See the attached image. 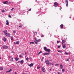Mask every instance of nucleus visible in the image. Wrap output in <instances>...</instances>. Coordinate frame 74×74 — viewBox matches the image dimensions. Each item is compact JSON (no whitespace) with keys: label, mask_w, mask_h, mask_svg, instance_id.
<instances>
[{"label":"nucleus","mask_w":74,"mask_h":74,"mask_svg":"<svg viewBox=\"0 0 74 74\" xmlns=\"http://www.w3.org/2000/svg\"><path fill=\"white\" fill-rule=\"evenodd\" d=\"M40 53H42V51H40L39 52L38 54H40Z\"/></svg>","instance_id":"obj_32"},{"label":"nucleus","mask_w":74,"mask_h":74,"mask_svg":"<svg viewBox=\"0 0 74 74\" xmlns=\"http://www.w3.org/2000/svg\"><path fill=\"white\" fill-rule=\"evenodd\" d=\"M6 25H9V23H6Z\"/></svg>","instance_id":"obj_33"},{"label":"nucleus","mask_w":74,"mask_h":74,"mask_svg":"<svg viewBox=\"0 0 74 74\" xmlns=\"http://www.w3.org/2000/svg\"><path fill=\"white\" fill-rule=\"evenodd\" d=\"M60 46L59 45L58 46V48H60Z\"/></svg>","instance_id":"obj_47"},{"label":"nucleus","mask_w":74,"mask_h":74,"mask_svg":"<svg viewBox=\"0 0 74 74\" xmlns=\"http://www.w3.org/2000/svg\"><path fill=\"white\" fill-rule=\"evenodd\" d=\"M0 70H3V68L1 67H0Z\"/></svg>","instance_id":"obj_23"},{"label":"nucleus","mask_w":74,"mask_h":74,"mask_svg":"<svg viewBox=\"0 0 74 74\" xmlns=\"http://www.w3.org/2000/svg\"><path fill=\"white\" fill-rule=\"evenodd\" d=\"M26 60H28V59H29V58H28V57H27V58H26Z\"/></svg>","instance_id":"obj_41"},{"label":"nucleus","mask_w":74,"mask_h":74,"mask_svg":"<svg viewBox=\"0 0 74 74\" xmlns=\"http://www.w3.org/2000/svg\"><path fill=\"white\" fill-rule=\"evenodd\" d=\"M15 60H16V61H18V60H19V58H18L17 57H16L15 58Z\"/></svg>","instance_id":"obj_16"},{"label":"nucleus","mask_w":74,"mask_h":74,"mask_svg":"<svg viewBox=\"0 0 74 74\" xmlns=\"http://www.w3.org/2000/svg\"><path fill=\"white\" fill-rule=\"evenodd\" d=\"M31 10H32V9H31L30 8V9H29V11H31Z\"/></svg>","instance_id":"obj_51"},{"label":"nucleus","mask_w":74,"mask_h":74,"mask_svg":"<svg viewBox=\"0 0 74 74\" xmlns=\"http://www.w3.org/2000/svg\"><path fill=\"white\" fill-rule=\"evenodd\" d=\"M10 38L11 40H13V37L12 36Z\"/></svg>","instance_id":"obj_25"},{"label":"nucleus","mask_w":74,"mask_h":74,"mask_svg":"<svg viewBox=\"0 0 74 74\" xmlns=\"http://www.w3.org/2000/svg\"><path fill=\"white\" fill-rule=\"evenodd\" d=\"M65 3H66V6L67 7V6H68V0H66L65 1Z\"/></svg>","instance_id":"obj_8"},{"label":"nucleus","mask_w":74,"mask_h":74,"mask_svg":"<svg viewBox=\"0 0 74 74\" xmlns=\"http://www.w3.org/2000/svg\"><path fill=\"white\" fill-rule=\"evenodd\" d=\"M43 60H44V57H42L41 59V61H42H42H43Z\"/></svg>","instance_id":"obj_22"},{"label":"nucleus","mask_w":74,"mask_h":74,"mask_svg":"<svg viewBox=\"0 0 74 74\" xmlns=\"http://www.w3.org/2000/svg\"><path fill=\"white\" fill-rule=\"evenodd\" d=\"M62 46L63 48H66V45L65 44H63Z\"/></svg>","instance_id":"obj_5"},{"label":"nucleus","mask_w":74,"mask_h":74,"mask_svg":"<svg viewBox=\"0 0 74 74\" xmlns=\"http://www.w3.org/2000/svg\"><path fill=\"white\" fill-rule=\"evenodd\" d=\"M35 44H37L38 43V42H36V41H35Z\"/></svg>","instance_id":"obj_30"},{"label":"nucleus","mask_w":74,"mask_h":74,"mask_svg":"<svg viewBox=\"0 0 74 74\" xmlns=\"http://www.w3.org/2000/svg\"><path fill=\"white\" fill-rule=\"evenodd\" d=\"M62 71H64V69H62Z\"/></svg>","instance_id":"obj_42"},{"label":"nucleus","mask_w":74,"mask_h":74,"mask_svg":"<svg viewBox=\"0 0 74 74\" xmlns=\"http://www.w3.org/2000/svg\"><path fill=\"white\" fill-rule=\"evenodd\" d=\"M7 36L9 37H10V33H8L7 35Z\"/></svg>","instance_id":"obj_20"},{"label":"nucleus","mask_w":74,"mask_h":74,"mask_svg":"<svg viewBox=\"0 0 74 74\" xmlns=\"http://www.w3.org/2000/svg\"><path fill=\"white\" fill-rule=\"evenodd\" d=\"M3 41H4V42H5V41H6V40H7L6 38H5V37H4L3 38Z\"/></svg>","instance_id":"obj_9"},{"label":"nucleus","mask_w":74,"mask_h":74,"mask_svg":"<svg viewBox=\"0 0 74 74\" xmlns=\"http://www.w3.org/2000/svg\"><path fill=\"white\" fill-rule=\"evenodd\" d=\"M51 60H50V62H51Z\"/></svg>","instance_id":"obj_60"},{"label":"nucleus","mask_w":74,"mask_h":74,"mask_svg":"<svg viewBox=\"0 0 74 74\" xmlns=\"http://www.w3.org/2000/svg\"><path fill=\"white\" fill-rule=\"evenodd\" d=\"M34 42H30V44H34Z\"/></svg>","instance_id":"obj_26"},{"label":"nucleus","mask_w":74,"mask_h":74,"mask_svg":"<svg viewBox=\"0 0 74 74\" xmlns=\"http://www.w3.org/2000/svg\"><path fill=\"white\" fill-rule=\"evenodd\" d=\"M35 33H36V34H37V32H35Z\"/></svg>","instance_id":"obj_61"},{"label":"nucleus","mask_w":74,"mask_h":74,"mask_svg":"<svg viewBox=\"0 0 74 74\" xmlns=\"http://www.w3.org/2000/svg\"><path fill=\"white\" fill-rule=\"evenodd\" d=\"M66 42V40H62V44H63L64 43V42Z\"/></svg>","instance_id":"obj_6"},{"label":"nucleus","mask_w":74,"mask_h":74,"mask_svg":"<svg viewBox=\"0 0 74 74\" xmlns=\"http://www.w3.org/2000/svg\"><path fill=\"white\" fill-rule=\"evenodd\" d=\"M14 9V8H13L12 9H11V11H13V10Z\"/></svg>","instance_id":"obj_36"},{"label":"nucleus","mask_w":74,"mask_h":74,"mask_svg":"<svg viewBox=\"0 0 74 74\" xmlns=\"http://www.w3.org/2000/svg\"><path fill=\"white\" fill-rule=\"evenodd\" d=\"M50 53H46L44 54V55H49Z\"/></svg>","instance_id":"obj_11"},{"label":"nucleus","mask_w":74,"mask_h":74,"mask_svg":"<svg viewBox=\"0 0 74 74\" xmlns=\"http://www.w3.org/2000/svg\"><path fill=\"white\" fill-rule=\"evenodd\" d=\"M65 53L66 54V55H69V53H67L66 52H65Z\"/></svg>","instance_id":"obj_37"},{"label":"nucleus","mask_w":74,"mask_h":74,"mask_svg":"<svg viewBox=\"0 0 74 74\" xmlns=\"http://www.w3.org/2000/svg\"><path fill=\"white\" fill-rule=\"evenodd\" d=\"M40 69V66L37 67V69Z\"/></svg>","instance_id":"obj_40"},{"label":"nucleus","mask_w":74,"mask_h":74,"mask_svg":"<svg viewBox=\"0 0 74 74\" xmlns=\"http://www.w3.org/2000/svg\"><path fill=\"white\" fill-rule=\"evenodd\" d=\"M57 43H59L60 42H59V41H57Z\"/></svg>","instance_id":"obj_49"},{"label":"nucleus","mask_w":74,"mask_h":74,"mask_svg":"<svg viewBox=\"0 0 74 74\" xmlns=\"http://www.w3.org/2000/svg\"><path fill=\"white\" fill-rule=\"evenodd\" d=\"M62 8H60V10H61V9H62Z\"/></svg>","instance_id":"obj_54"},{"label":"nucleus","mask_w":74,"mask_h":74,"mask_svg":"<svg viewBox=\"0 0 74 74\" xmlns=\"http://www.w3.org/2000/svg\"><path fill=\"white\" fill-rule=\"evenodd\" d=\"M11 3V2H9L8 4H10Z\"/></svg>","instance_id":"obj_55"},{"label":"nucleus","mask_w":74,"mask_h":74,"mask_svg":"<svg viewBox=\"0 0 74 74\" xmlns=\"http://www.w3.org/2000/svg\"><path fill=\"white\" fill-rule=\"evenodd\" d=\"M42 72H43V73H45V70H43L42 71Z\"/></svg>","instance_id":"obj_27"},{"label":"nucleus","mask_w":74,"mask_h":74,"mask_svg":"<svg viewBox=\"0 0 74 74\" xmlns=\"http://www.w3.org/2000/svg\"><path fill=\"white\" fill-rule=\"evenodd\" d=\"M10 61L11 62H12V61H13V58H11L10 59Z\"/></svg>","instance_id":"obj_29"},{"label":"nucleus","mask_w":74,"mask_h":74,"mask_svg":"<svg viewBox=\"0 0 74 74\" xmlns=\"http://www.w3.org/2000/svg\"><path fill=\"white\" fill-rule=\"evenodd\" d=\"M22 27V26L20 25V26H19V27Z\"/></svg>","instance_id":"obj_50"},{"label":"nucleus","mask_w":74,"mask_h":74,"mask_svg":"<svg viewBox=\"0 0 74 74\" xmlns=\"http://www.w3.org/2000/svg\"><path fill=\"white\" fill-rule=\"evenodd\" d=\"M12 71V69H10V70L9 71H7V73H9L10 72V71Z\"/></svg>","instance_id":"obj_17"},{"label":"nucleus","mask_w":74,"mask_h":74,"mask_svg":"<svg viewBox=\"0 0 74 74\" xmlns=\"http://www.w3.org/2000/svg\"><path fill=\"white\" fill-rule=\"evenodd\" d=\"M7 1H5V2H3V3L4 4H7Z\"/></svg>","instance_id":"obj_28"},{"label":"nucleus","mask_w":74,"mask_h":74,"mask_svg":"<svg viewBox=\"0 0 74 74\" xmlns=\"http://www.w3.org/2000/svg\"><path fill=\"white\" fill-rule=\"evenodd\" d=\"M16 44H17L18 45L19 44V41H16Z\"/></svg>","instance_id":"obj_19"},{"label":"nucleus","mask_w":74,"mask_h":74,"mask_svg":"<svg viewBox=\"0 0 74 74\" xmlns=\"http://www.w3.org/2000/svg\"><path fill=\"white\" fill-rule=\"evenodd\" d=\"M51 51V49H47V50H46V52H50Z\"/></svg>","instance_id":"obj_10"},{"label":"nucleus","mask_w":74,"mask_h":74,"mask_svg":"<svg viewBox=\"0 0 74 74\" xmlns=\"http://www.w3.org/2000/svg\"><path fill=\"white\" fill-rule=\"evenodd\" d=\"M26 74L25 73H23V74Z\"/></svg>","instance_id":"obj_56"},{"label":"nucleus","mask_w":74,"mask_h":74,"mask_svg":"<svg viewBox=\"0 0 74 74\" xmlns=\"http://www.w3.org/2000/svg\"><path fill=\"white\" fill-rule=\"evenodd\" d=\"M56 66H58V64H56V65H55Z\"/></svg>","instance_id":"obj_39"},{"label":"nucleus","mask_w":74,"mask_h":74,"mask_svg":"<svg viewBox=\"0 0 74 74\" xmlns=\"http://www.w3.org/2000/svg\"><path fill=\"white\" fill-rule=\"evenodd\" d=\"M6 22L7 23H8V20H6Z\"/></svg>","instance_id":"obj_43"},{"label":"nucleus","mask_w":74,"mask_h":74,"mask_svg":"<svg viewBox=\"0 0 74 74\" xmlns=\"http://www.w3.org/2000/svg\"><path fill=\"white\" fill-rule=\"evenodd\" d=\"M12 53H14V52L12 51Z\"/></svg>","instance_id":"obj_59"},{"label":"nucleus","mask_w":74,"mask_h":74,"mask_svg":"<svg viewBox=\"0 0 74 74\" xmlns=\"http://www.w3.org/2000/svg\"><path fill=\"white\" fill-rule=\"evenodd\" d=\"M8 16H9V18H12L11 16H10V15H8Z\"/></svg>","instance_id":"obj_35"},{"label":"nucleus","mask_w":74,"mask_h":74,"mask_svg":"<svg viewBox=\"0 0 74 74\" xmlns=\"http://www.w3.org/2000/svg\"><path fill=\"white\" fill-rule=\"evenodd\" d=\"M49 58H51V57H50Z\"/></svg>","instance_id":"obj_62"},{"label":"nucleus","mask_w":74,"mask_h":74,"mask_svg":"<svg viewBox=\"0 0 74 74\" xmlns=\"http://www.w3.org/2000/svg\"><path fill=\"white\" fill-rule=\"evenodd\" d=\"M54 6L56 7H58V3L56 2H55L54 3Z\"/></svg>","instance_id":"obj_4"},{"label":"nucleus","mask_w":74,"mask_h":74,"mask_svg":"<svg viewBox=\"0 0 74 74\" xmlns=\"http://www.w3.org/2000/svg\"><path fill=\"white\" fill-rule=\"evenodd\" d=\"M73 61H74V60H73Z\"/></svg>","instance_id":"obj_64"},{"label":"nucleus","mask_w":74,"mask_h":74,"mask_svg":"<svg viewBox=\"0 0 74 74\" xmlns=\"http://www.w3.org/2000/svg\"><path fill=\"white\" fill-rule=\"evenodd\" d=\"M2 12H5V11L4 10H2Z\"/></svg>","instance_id":"obj_34"},{"label":"nucleus","mask_w":74,"mask_h":74,"mask_svg":"<svg viewBox=\"0 0 74 74\" xmlns=\"http://www.w3.org/2000/svg\"><path fill=\"white\" fill-rule=\"evenodd\" d=\"M44 49L45 51H47V47H44Z\"/></svg>","instance_id":"obj_15"},{"label":"nucleus","mask_w":74,"mask_h":74,"mask_svg":"<svg viewBox=\"0 0 74 74\" xmlns=\"http://www.w3.org/2000/svg\"><path fill=\"white\" fill-rule=\"evenodd\" d=\"M1 58L0 57V59H1Z\"/></svg>","instance_id":"obj_63"},{"label":"nucleus","mask_w":74,"mask_h":74,"mask_svg":"<svg viewBox=\"0 0 74 74\" xmlns=\"http://www.w3.org/2000/svg\"><path fill=\"white\" fill-rule=\"evenodd\" d=\"M13 33H14V34L15 33H16V31H13Z\"/></svg>","instance_id":"obj_45"},{"label":"nucleus","mask_w":74,"mask_h":74,"mask_svg":"<svg viewBox=\"0 0 74 74\" xmlns=\"http://www.w3.org/2000/svg\"><path fill=\"white\" fill-rule=\"evenodd\" d=\"M9 58H12V56H9Z\"/></svg>","instance_id":"obj_53"},{"label":"nucleus","mask_w":74,"mask_h":74,"mask_svg":"<svg viewBox=\"0 0 74 74\" xmlns=\"http://www.w3.org/2000/svg\"><path fill=\"white\" fill-rule=\"evenodd\" d=\"M63 24H61V25H60V26L61 27V28H63Z\"/></svg>","instance_id":"obj_21"},{"label":"nucleus","mask_w":74,"mask_h":74,"mask_svg":"<svg viewBox=\"0 0 74 74\" xmlns=\"http://www.w3.org/2000/svg\"><path fill=\"white\" fill-rule=\"evenodd\" d=\"M51 69H50V71H51Z\"/></svg>","instance_id":"obj_57"},{"label":"nucleus","mask_w":74,"mask_h":74,"mask_svg":"<svg viewBox=\"0 0 74 74\" xmlns=\"http://www.w3.org/2000/svg\"><path fill=\"white\" fill-rule=\"evenodd\" d=\"M35 40H36V41H37V39L36 38H35Z\"/></svg>","instance_id":"obj_38"},{"label":"nucleus","mask_w":74,"mask_h":74,"mask_svg":"<svg viewBox=\"0 0 74 74\" xmlns=\"http://www.w3.org/2000/svg\"><path fill=\"white\" fill-rule=\"evenodd\" d=\"M58 52H60V53H62V51L61 50H59L58 51Z\"/></svg>","instance_id":"obj_24"},{"label":"nucleus","mask_w":74,"mask_h":74,"mask_svg":"<svg viewBox=\"0 0 74 74\" xmlns=\"http://www.w3.org/2000/svg\"><path fill=\"white\" fill-rule=\"evenodd\" d=\"M60 69H63V66L62 64H60Z\"/></svg>","instance_id":"obj_7"},{"label":"nucleus","mask_w":74,"mask_h":74,"mask_svg":"<svg viewBox=\"0 0 74 74\" xmlns=\"http://www.w3.org/2000/svg\"><path fill=\"white\" fill-rule=\"evenodd\" d=\"M67 61H69V58H68L67 59Z\"/></svg>","instance_id":"obj_48"},{"label":"nucleus","mask_w":74,"mask_h":74,"mask_svg":"<svg viewBox=\"0 0 74 74\" xmlns=\"http://www.w3.org/2000/svg\"><path fill=\"white\" fill-rule=\"evenodd\" d=\"M20 62H21V61H18L17 63H20Z\"/></svg>","instance_id":"obj_44"},{"label":"nucleus","mask_w":74,"mask_h":74,"mask_svg":"<svg viewBox=\"0 0 74 74\" xmlns=\"http://www.w3.org/2000/svg\"><path fill=\"white\" fill-rule=\"evenodd\" d=\"M41 41V39H39L37 40L38 42H40V41Z\"/></svg>","instance_id":"obj_13"},{"label":"nucleus","mask_w":74,"mask_h":74,"mask_svg":"<svg viewBox=\"0 0 74 74\" xmlns=\"http://www.w3.org/2000/svg\"><path fill=\"white\" fill-rule=\"evenodd\" d=\"M33 66V64L31 63L29 65V67H32Z\"/></svg>","instance_id":"obj_12"},{"label":"nucleus","mask_w":74,"mask_h":74,"mask_svg":"<svg viewBox=\"0 0 74 74\" xmlns=\"http://www.w3.org/2000/svg\"><path fill=\"white\" fill-rule=\"evenodd\" d=\"M45 62L46 64H50V65L51 64V62H49V60H47Z\"/></svg>","instance_id":"obj_1"},{"label":"nucleus","mask_w":74,"mask_h":74,"mask_svg":"<svg viewBox=\"0 0 74 74\" xmlns=\"http://www.w3.org/2000/svg\"><path fill=\"white\" fill-rule=\"evenodd\" d=\"M2 47H3V49H8V46H5L3 45H2Z\"/></svg>","instance_id":"obj_2"},{"label":"nucleus","mask_w":74,"mask_h":74,"mask_svg":"<svg viewBox=\"0 0 74 74\" xmlns=\"http://www.w3.org/2000/svg\"><path fill=\"white\" fill-rule=\"evenodd\" d=\"M44 36V35H41V37H43Z\"/></svg>","instance_id":"obj_31"},{"label":"nucleus","mask_w":74,"mask_h":74,"mask_svg":"<svg viewBox=\"0 0 74 74\" xmlns=\"http://www.w3.org/2000/svg\"><path fill=\"white\" fill-rule=\"evenodd\" d=\"M19 57H20V58H21L22 56H19Z\"/></svg>","instance_id":"obj_52"},{"label":"nucleus","mask_w":74,"mask_h":74,"mask_svg":"<svg viewBox=\"0 0 74 74\" xmlns=\"http://www.w3.org/2000/svg\"><path fill=\"white\" fill-rule=\"evenodd\" d=\"M3 32L5 34L6 36H7V30H5L3 31Z\"/></svg>","instance_id":"obj_3"},{"label":"nucleus","mask_w":74,"mask_h":74,"mask_svg":"<svg viewBox=\"0 0 74 74\" xmlns=\"http://www.w3.org/2000/svg\"><path fill=\"white\" fill-rule=\"evenodd\" d=\"M45 70V68H44V67H42V70Z\"/></svg>","instance_id":"obj_18"},{"label":"nucleus","mask_w":74,"mask_h":74,"mask_svg":"<svg viewBox=\"0 0 74 74\" xmlns=\"http://www.w3.org/2000/svg\"><path fill=\"white\" fill-rule=\"evenodd\" d=\"M24 61H23V60H22L20 61V62L21 63V64H22L23 63Z\"/></svg>","instance_id":"obj_14"},{"label":"nucleus","mask_w":74,"mask_h":74,"mask_svg":"<svg viewBox=\"0 0 74 74\" xmlns=\"http://www.w3.org/2000/svg\"><path fill=\"white\" fill-rule=\"evenodd\" d=\"M58 74H62L60 72H58Z\"/></svg>","instance_id":"obj_46"},{"label":"nucleus","mask_w":74,"mask_h":74,"mask_svg":"<svg viewBox=\"0 0 74 74\" xmlns=\"http://www.w3.org/2000/svg\"><path fill=\"white\" fill-rule=\"evenodd\" d=\"M14 44H16V42H14Z\"/></svg>","instance_id":"obj_58"}]
</instances>
